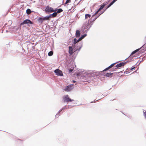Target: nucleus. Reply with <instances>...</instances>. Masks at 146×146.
<instances>
[{
	"label": "nucleus",
	"instance_id": "1",
	"mask_svg": "<svg viewBox=\"0 0 146 146\" xmlns=\"http://www.w3.org/2000/svg\"><path fill=\"white\" fill-rule=\"evenodd\" d=\"M57 10V8H56L55 9H54L53 8L50 7L49 6H46L45 9V11L46 13H51L53 12H55Z\"/></svg>",
	"mask_w": 146,
	"mask_h": 146
},
{
	"label": "nucleus",
	"instance_id": "2",
	"mask_svg": "<svg viewBox=\"0 0 146 146\" xmlns=\"http://www.w3.org/2000/svg\"><path fill=\"white\" fill-rule=\"evenodd\" d=\"M140 49L142 50H143V52H144L146 50V43L145 44H144L143 45V46H142V47L141 48H140L138 49L134 50L133 52H132L130 56H132L133 54L135 53L136 52H138V51H139Z\"/></svg>",
	"mask_w": 146,
	"mask_h": 146
},
{
	"label": "nucleus",
	"instance_id": "3",
	"mask_svg": "<svg viewBox=\"0 0 146 146\" xmlns=\"http://www.w3.org/2000/svg\"><path fill=\"white\" fill-rule=\"evenodd\" d=\"M63 99L64 102H72L74 101V100L71 99L69 97L68 95H67L64 96L63 97Z\"/></svg>",
	"mask_w": 146,
	"mask_h": 146
},
{
	"label": "nucleus",
	"instance_id": "4",
	"mask_svg": "<svg viewBox=\"0 0 146 146\" xmlns=\"http://www.w3.org/2000/svg\"><path fill=\"white\" fill-rule=\"evenodd\" d=\"M54 72L56 73V74L57 76H62L63 75L62 72L58 69L55 70Z\"/></svg>",
	"mask_w": 146,
	"mask_h": 146
},
{
	"label": "nucleus",
	"instance_id": "5",
	"mask_svg": "<svg viewBox=\"0 0 146 146\" xmlns=\"http://www.w3.org/2000/svg\"><path fill=\"white\" fill-rule=\"evenodd\" d=\"M125 64V63H120L117 64L116 66H115L113 69L114 70H115V69L119 67L123 66Z\"/></svg>",
	"mask_w": 146,
	"mask_h": 146
},
{
	"label": "nucleus",
	"instance_id": "6",
	"mask_svg": "<svg viewBox=\"0 0 146 146\" xmlns=\"http://www.w3.org/2000/svg\"><path fill=\"white\" fill-rule=\"evenodd\" d=\"M106 4L104 3H103L102 5L99 8V9L97 10V11L96 12V13L93 15V16H94L96 15L98 13L101 11L102 9L106 6Z\"/></svg>",
	"mask_w": 146,
	"mask_h": 146
},
{
	"label": "nucleus",
	"instance_id": "7",
	"mask_svg": "<svg viewBox=\"0 0 146 146\" xmlns=\"http://www.w3.org/2000/svg\"><path fill=\"white\" fill-rule=\"evenodd\" d=\"M26 24H33V22L29 19H26L22 23L20 24L21 25H23Z\"/></svg>",
	"mask_w": 146,
	"mask_h": 146
},
{
	"label": "nucleus",
	"instance_id": "8",
	"mask_svg": "<svg viewBox=\"0 0 146 146\" xmlns=\"http://www.w3.org/2000/svg\"><path fill=\"white\" fill-rule=\"evenodd\" d=\"M72 87L73 85H68L64 90L65 91L67 92L70 91L72 89Z\"/></svg>",
	"mask_w": 146,
	"mask_h": 146
},
{
	"label": "nucleus",
	"instance_id": "9",
	"mask_svg": "<svg viewBox=\"0 0 146 146\" xmlns=\"http://www.w3.org/2000/svg\"><path fill=\"white\" fill-rule=\"evenodd\" d=\"M116 63H113V64H111L110 66H109V67H108V68H106L103 71H106V70H109V69H110V68H112V67H113L114 65Z\"/></svg>",
	"mask_w": 146,
	"mask_h": 146
},
{
	"label": "nucleus",
	"instance_id": "10",
	"mask_svg": "<svg viewBox=\"0 0 146 146\" xmlns=\"http://www.w3.org/2000/svg\"><path fill=\"white\" fill-rule=\"evenodd\" d=\"M69 52L71 55L72 54L74 53L73 49L72 46H69Z\"/></svg>",
	"mask_w": 146,
	"mask_h": 146
},
{
	"label": "nucleus",
	"instance_id": "11",
	"mask_svg": "<svg viewBox=\"0 0 146 146\" xmlns=\"http://www.w3.org/2000/svg\"><path fill=\"white\" fill-rule=\"evenodd\" d=\"M51 17L54 18L56 17L57 15V13L56 12H54L52 14L50 15Z\"/></svg>",
	"mask_w": 146,
	"mask_h": 146
},
{
	"label": "nucleus",
	"instance_id": "12",
	"mask_svg": "<svg viewBox=\"0 0 146 146\" xmlns=\"http://www.w3.org/2000/svg\"><path fill=\"white\" fill-rule=\"evenodd\" d=\"M117 0H113V1L107 7L106 9H107L108 8H109Z\"/></svg>",
	"mask_w": 146,
	"mask_h": 146
},
{
	"label": "nucleus",
	"instance_id": "13",
	"mask_svg": "<svg viewBox=\"0 0 146 146\" xmlns=\"http://www.w3.org/2000/svg\"><path fill=\"white\" fill-rule=\"evenodd\" d=\"M80 31L78 30H76V37H79L80 35Z\"/></svg>",
	"mask_w": 146,
	"mask_h": 146
},
{
	"label": "nucleus",
	"instance_id": "14",
	"mask_svg": "<svg viewBox=\"0 0 146 146\" xmlns=\"http://www.w3.org/2000/svg\"><path fill=\"white\" fill-rule=\"evenodd\" d=\"M87 35L86 34H85L83 35H82L81 37H80L78 39V41H80L82 39L84 38Z\"/></svg>",
	"mask_w": 146,
	"mask_h": 146
},
{
	"label": "nucleus",
	"instance_id": "15",
	"mask_svg": "<svg viewBox=\"0 0 146 146\" xmlns=\"http://www.w3.org/2000/svg\"><path fill=\"white\" fill-rule=\"evenodd\" d=\"M44 21V18L40 17L38 19V21L41 22H43Z\"/></svg>",
	"mask_w": 146,
	"mask_h": 146
},
{
	"label": "nucleus",
	"instance_id": "16",
	"mask_svg": "<svg viewBox=\"0 0 146 146\" xmlns=\"http://www.w3.org/2000/svg\"><path fill=\"white\" fill-rule=\"evenodd\" d=\"M31 12V10L29 9H27L26 10V13L28 15L30 14Z\"/></svg>",
	"mask_w": 146,
	"mask_h": 146
},
{
	"label": "nucleus",
	"instance_id": "17",
	"mask_svg": "<svg viewBox=\"0 0 146 146\" xmlns=\"http://www.w3.org/2000/svg\"><path fill=\"white\" fill-rule=\"evenodd\" d=\"M57 12L56 13H59L63 11V10L62 9H57Z\"/></svg>",
	"mask_w": 146,
	"mask_h": 146
},
{
	"label": "nucleus",
	"instance_id": "18",
	"mask_svg": "<svg viewBox=\"0 0 146 146\" xmlns=\"http://www.w3.org/2000/svg\"><path fill=\"white\" fill-rule=\"evenodd\" d=\"M51 17L50 15L49 16H46L44 17V20H49V18Z\"/></svg>",
	"mask_w": 146,
	"mask_h": 146
},
{
	"label": "nucleus",
	"instance_id": "19",
	"mask_svg": "<svg viewBox=\"0 0 146 146\" xmlns=\"http://www.w3.org/2000/svg\"><path fill=\"white\" fill-rule=\"evenodd\" d=\"M113 74V73H108L106 74V76L108 77H109L111 76V75Z\"/></svg>",
	"mask_w": 146,
	"mask_h": 146
},
{
	"label": "nucleus",
	"instance_id": "20",
	"mask_svg": "<svg viewBox=\"0 0 146 146\" xmlns=\"http://www.w3.org/2000/svg\"><path fill=\"white\" fill-rule=\"evenodd\" d=\"M91 17V15L89 14H86L85 15V19H87L88 17L90 18Z\"/></svg>",
	"mask_w": 146,
	"mask_h": 146
},
{
	"label": "nucleus",
	"instance_id": "21",
	"mask_svg": "<svg viewBox=\"0 0 146 146\" xmlns=\"http://www.w3.org/2000/svg\"><path fill=\"white\" fill-rule=\"evenodd\" d=\"M53 52L52 51H50L48 52V54L49 56H51L53 55Z\"/></svg>",
	"mask_w": 146,
	"mask_h": 146
},
{
	"label": "nucleus",
	"instance_id": "22",
	"mask_svg": "<svg viewBox=\"0 0 146 146\" xmlns=\"http://www.w3.org/2000/svg\"><path fill=\"white\" fill-rule=\"evenodd\" d=\"M79 41H78V40H77L76 38H74V44H75L77 42H79Z\"/></svg>",
	"mask_w": 146,
	"mask_h": 146
},
{
	"label": "nucleus",
	"instance_id": "23",
	"mask_svg": "<svg viewBox=\"0 0 146 146\" xmlns=\"http://www.w3.org/2000/svg\"><path fill=\"white\" fill-rule=\"evenodd\" d=\"M70 2H71L70 0H67L66 1L65 4L66 5V4H67V3Z\"/></svg>",
	"mask_w": 146,
	"mask_h": 146
},
{
	"label": "nucleus",
	"instance_id": "24",
	"mask_svg": "<svg viewBox=\"0 0 146 146\" xmlns=\"http://www.w3.org/2000/svg\"><path fill=\"white\" fill-rule=\"evenodd\" d=\"M74 68H72V69H70L69 70V73H71V72H72V71L73 70Z\"/></svg>",
	"mask_w": 146,
	"mask_h": 146
},
{
	"label": "nucleus",
	"instance_id": "25",
	"mask_svg": "<svg viewBox=\"0 0 146 146\" xmlns=\"http://www.w3.org/2000/svg\"><path fill=\"white\" fill-rule=\"evenodd\" d=\"M106 11V10H105L103 12H101L100 13H99L98 14L99 15L98 16V17L100 15H101L103 13L104 11Z\"/></svg>",
	"mask_w": 146,
	"mask_h": 146
},
{
	"label": "nucleus",
	"instance_id": "26",
	"mask_svg": "<svg viewBox=\"0 0 146 146\" xmlns=\"http://www.w3.org/2000/svg\"><path fill=\"white\" fill-rule=\"evenodd\" d=\"M144 114L146 118V112H144Z\"/></svg>",
	"mask_w": 146,
	"mask_h": 146
},
{
	"label": "nucleus",
	"instance_id": "27",
	"mask_svg": "<svg viewBox=\"0 0 146 146\" xmlns=\"http://www.w3.org/2000/svg\"><path fill=\"white\" fill-rule=\"evenodd\" d=\"M89 25V23H87V26L86 27V29L88 28L87 27Z\"/></svg>",
	"mask_w": 146,
	"mask_h": 146
},
{
	"label": "nucleus",
	"instance_id": "28",
	"mask_svg": "<svg viewBox=\"0 0 146 146\" xmlns=\"http://www.w3.org/2000/svg\"><path fill=\"white\" fill-rule=\"evenodd\" d=\"M135 67H134L132 68L131 69V70H133L134 69H135Z\"/></svg>",
	"mask_w": 146,
	"mask_h": 146
},
{
	"label": "nucleus",
	"instance_id": "29",
	"mask_svg": "<svg viewBox=\"0 0 146 146\" xmlns=\"http://www.w3.org/2000/svg\"><path fill=\"white\" fill-rule=\"evenodd\" d=\"M75 82V81H74V82Z\"/></svg>",
	"mask_w": 146,
	"mask_h": 146
}]
</instances>
